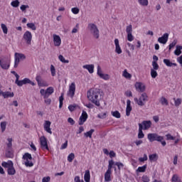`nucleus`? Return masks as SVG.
I'll return each instance as SVG.
<instances>
[{
  "instance_id": "1",
  "label": "nucleus",
  "mask_w": 182,
  "mask_h": 182,
  "mask_svg": "<svg viewBox=\"0 0 182 182\" xmlns=\"http://www.w3.org/2000/svg\"><path fill=\"white\" fill-rule=\"evenodd\" d=\"M87 97L88 100L94 103L95 106H100V100L102 99V95L97 90H89L87 92Z\"/></svg>"
},
{
  "instance_id": "2",
  "label": "nucleus",
  "mask_w": 182,
  "mask_h": 182,
  "mask_svg": "<svg viewBox=\"0 0 182 182\" xmlns=\"http://www.w3.org/2000/svg\"><path fill=\"white\" fill-rule=\"evenodd\" d=\"M87 28L90 31L91 35H92L93 38L95 39H99V38H100V32L99 31V28L96 24L90 23L88 24Z\"/></svg>"
},
{
  "instance_id": "3",
  "label": "nucleus",
  "mask_w": 182,
  "mask_h": 182,
  "mask_svg": "<svg viewBox=\"0 0 182 182\" xmlns=\"http://www.w3.org/2000/svg\"><path fill=\"white\" fill-rule=\"evenodd\" d=\"M148 98L149 97L147 96V94L146 92H144L141 95L139 99L135 97L134 100L137 103L138 106H144V105H146V102H147L148 100Z\"/></svg>"
},
{
  "instance_id": "4",
  "label": "nucleus",
  "mask_w": 182,
  "mask_h": 182,
  "mask_svg": "<svg viewBox=\"0 0 182 182\" xmlns=\"http://www.w3.org/2000/svg\"><path fill=\"white\" fill-rule=\"evenodd\" d=\"M147 139L150 143H153V141H161V140H164V137L159 136L156 133L148 134Z\"/></svg>"
},
{
  "instance_id": "5",
  "label": "nucleus",
  "mask_w": 182,
  "mask_h": 182,
  "mask_svg": "<svg viewBox=\"0 0 182 182\" xmlns=\"http://www.w3.org/2000/svg\"><path fill=\"white\" fill-rule=\"evenodd\" d=\"M14 68H18V65H19V62H21V60H25L26 59V56H25V54L16 53L14 54Z\"/></svg>"
},
{
  "instance_id": "6",
  "label": "nucleus",
  "mask_w": 182,
  "mask_h": 182,
  "mask_svg": "<svg viewBox=\"0 0 182 182\" xmlns=\"http://www.w3.org/2000/svg\"><path fill=\"white\" fill-rule=\"evenodd\" d=\"M0 66L1 69L7 70V69H9V66H11V61L6 57L0 58Z\"/></svg>"
},
{
  "instance_id": "7",
  "label": "nucleus",
  "mask_w": 182,
  "mask_h": 182,
  "mask_svg": "<svg viewBox=\"0 0 182 182\" xmlns=\"http://www.w3.org/2000/svg\"><path fill=\"white\" fill-rule=\"evenodd\" d=\"M40 144L43 150H49V146H48V139L45 136L40 137Z\"/></svg>"
},
{
  "instance_id": "8",
  "label": "nucleus",
  "mask_w": 182,
  "mask_h": 182,
  "mask_svg": "<svg viewBox=\"0 0 182 182\" xmlns=\"http://www.w3.org/2000/svg\"><path fill=\"white\" fill-rule=\"evenodd\" d=\"M23 38L26 41L27 45H31L32 42V33L30 31H26L23 36Z\"/></svg>"
},
{
  "instance_id": "9",
  "label": "nucleus",
  "mask_w": 182,
  "mask_h": 182,
  "mask_svg": "<svg viewBox=\"0 0 182 182\" xmlns=\"http://www.w3.org/2000/svg\"><path fill=\"white\" fill-rule=\"evenodd\" d=\"M50 124H52V122L48 120H46L43 124L45 132H46V133H48L49 134H52V129L50 128Z\"/></svg>"
},
{
  "instance_id": "10",
  "label": "nucleus",
  "mask_w": 182,
  "mask_h": 182,
  "mask_svg": "<svg viewBox=\"0 0 182 182\" xmlns=\"http://www.w3.org/2000/svg\"><path fill=\"white\" fill-rule=\"evenodd\" d=\"M168 41V33H164L161 37H159L158 38V42L159 43H162V45H166Z\"/></svg>"
},
{
  "instance_id": "11",
  "label": "nucleus",
  "mask_w": 182,
  "mask_h": 182,
  "mask_svg": "<svg viewBox=\"0 0 182 182\" xmlns=\"http://www.w3.org/2000/svg\"><path fill=\"white\" fill-rule=\"evenodd\" d=\"M31 85L32 86H35V82H32L29 78H24L23 80H21L20 81V84H18V86L21 87L23 86V85Z\"/></svg>"
},
{
  "instance_id": "12",
  "label": "nucleus",
  "mask_w": 182,
  "mask_h": 182,
  "mask_svg": "<svg viewBox=\"0 0 182 182\" xmlns=\"http://www.w3.org/2000/svg\"><path fill=\"white\" fill-rule=\"evenodd\" d=\"M75 92H76V85L75 82H72L69 87L68 95L70 96V97H73V96H75Z\"/></svg>"
},
{
  "instance_id": "13",
  "label": "nucleus",
  "mask_w": 182,
  "mask_h": 182,
  "mask_svg": "<svg viewBox=\"0 0 182 182\" xmlns=\"http://www.w3.org/2000/svg\"><path fill=\"white\" fill-rule=\"evenodd\" d=\"M135 87L137 92H141V93H143V92L146 90V85H143L141 82H136Z\"/></svg>"
},
{
  "instance_id": "14",
  "label": "nucleus",
  "mask_w": 182,
  "mask_h": 182,
  "mask_svg": "<svg viewBox=\"0 0 182 182\" xmlns=\"http://www.w3.org/2000/svg\"><path fill=\"white\" fill-rule=\"evenodd\" d=\"M141 124L143 130H149L151 127V121H143Z\"/></svg>"
},
{
  "instance_id": "15",
  "label": "nucleus",
  "mask_w": 182,
  "mask_h": 182,
  "mask_svg": "<svg viewBox=\"0 0 182 182\" xmlns=\"http://www.w3.org/2000/svg\"><path fill=\"white\" fill-rule=\"evenodd\" d=\"M53 42L55 46H60V43H62V40L60 39V36L54 34L53 35Z\"/></svg>"
},
{
  "instance_id": "16",
  "label": "nucleus",
  "mask_w": 182,
  "mask_h": 182,
  "mask_svg": "<svg viewBox=\"0 0 182 182\" xmlns=\"http://www.w3.org/2000/svg\"><path fill=\"white\" fill-rule=\"evenodd\" d=\"M83 69H87L88 70L89 73H93L95 72V65H85L82 66Z\"/></svg>"
},
{
  "instance_id": "17",
  "label": "nucleus",
  "mask_w": 182,
  "mask_h": 182,
  "mask_svg": "<svg viewBox=\"0 0 182 182\" xmlns=\"http://www.w3.org/2000/svg\"><path fill=\"white\" fill-rule=\"evenodd\" d=\"M1 166L4 168L9 169L11 166H14V162L11 160H9L7 162L6 161H3L1 163Z\"/></svg>"
},
{
  "instance_id": "18",
  "label": "nucleus",
  "mask_w": 182,
  "mask_h": 182,
  "mask_svg": "<svg viewBox=\"0 0 182 182\" xmlns=\"http://www.w3.org/2000/svg\"><path fill=\"white\" fill-rule=\"evenodd\" d=\"M87 120V114H82L80 117L78 124L80 126H82L84 124L85 122H86Z\"/></svg>"
},
{
  "instance_id": "19",
  "label": "nucleus",
  "mask_w": 182,
  "mask_h": 182,
  "mask_svg": "<svg viewBox=\"0 0 182 182\" xmlns=\"http://www.w3.org/2000/svg\"><path fill=\"white\" fill-rule=\"evenodd\" d=\"M143 125L141 124H139V133H138V139H144V133H143Z\"/></svg>"
},
{
  "instance_id": "20",
  "label": "nucleus",
  "mask_w": 182,
  "mask_h": 182,
  "mask_svg": "<svg viewBox=\"0 0 182 182\" xmlns=\"http://www.w3.org/2000/svg\"><path fill=\"white\" fill-rule=\"evenodd\" d=\"M132 101L130 100H127V108H126V114H130V112H132Z\"/></svg>"
},
{
  "instance_id": "21",
  "label": "nucleus",
  "mask_w": 182,
  "mask_h": 182,
  "mask_svg": "<svg viewBox=\"0 0 182 182\" xmlns=\"http://www.w3.org/2000/svg\"><path fill=\"white\" fill-rule=\"evenodd\" d=\"M164 63L166 64L168 68H173V66H177V63H171L169 59H164Z\"/></svg>"
},
{
  "instance_id": "22",
  "label": "nucleus",
  "mask_w": 182,
  "mask_h": 182,
  "mask_svg": "<svg viewBox=\"0 0 182 182\" xmlns=\"http://www.w3.org/2000/svg\"><path fill=\"white\" fill-rule=\"evenodd\" d=\"M7 173L9 176H15V174H16V170H15L14 165L7 169Z\"/></svg>"
},
{
  "instance_id": "23",
  "label": "nucleus",
  "mask_w": 182,
  "mask_h": 182,
  "mask_svg": "<svg viewBox=\"0 0 182 182\" xmlns=\"http://www.w3.org/2000/svg\"><path fill=\"white\" fill-rule=\"evenodd\" d=\"M149 161L153 163V161H157L159 160V155L157 154H152L149 156Z\"/></svg>"
},
{
  "instance_id": "24",
  "label": "nucleus",
  "mask_w": 182,
  "mask_h": 182,
  "mask_svg": "<svg viewBox=\"0 0 182 182\" xmlns=\"http://www.w3.org/2000/svg\"><path fill=\"white\" fill-rule=\"evenodd\" d=\"M84 180L85 182H90V171L86 170L84 175Z\"/></svg>"
},
{
  "instance_id": "25",
  "label": "nucleus",
  "mask_w": 182,
  "mask_h": 182,
  "mask_svg": "<svg viewBox=\"0 0 182 182\" xmlns=\"http://www.w3.org/2000/svg\"><path fill=\"white\" fill-rule=\"evenodd\" d=\"M36 80L38 82V86H43L45 81H43V80H42V77L41 75H37L36 77Z\"/></svg>"
},
{
  "instance_id": "26",
  "label": "nucleus",
  "mask_w": 182,
  "mask_h": 182,
  "mask_svg": "<svg viewBox=\"0 0 182 182\" xmlns=\"http://www.w3.org/2000/svg\"><path fill=\"white\" fill-rule=\"evenodd\" d=\"M112 171H107L105 173V181H112Z\"/></svg>"
},
{
  "instance_id": "27",
  "label": "nucleus",
  "mask_w": 182,
  "mask_h": 182,
  "mask_svg": "<svg viewBox=\"0 0 182 182\" xmlns=\"http://www.w3.org/2000/svg\"><path fill=\"white\" fill-rule=\"evenodd\" d=\"M6 159H13L14 158V152H12V149H6Z\"/></svg>"
},
{
  "instance_id": "28",
  "label": "nucleus",
  "mask_w": 182,
  "mask_h": 182,
  "mask_svg": "<svg viewBox=\"0 0 182 182\" xmlns=\"http://www.w3.org/2000/svg\"><path fill=\"white\" fill-rule=\"evenodd\" d=\"M14 96H15V94L9 91L4 92V93L3 94V97L4 99H8V97H14Z\"/></svg>"
},
{
  "instance_id": "29",
  "label": "nucleus",
  "mask_w": 182,
  "mask_h": 182,
  "mask_svg": "<svg viewBox=\"0 0 182 182\" xmlns=\"http://www.w3.org/2000/svg\"><path fill=\"white\" fill-rule=\"evenodd\" d=\"M181 46H176V49L174 51V55H176V56H180L181 53Z\"/></svg>"
},
{
  "instance_id": "30",
  "label": "nucleus",
  "mask_w": 182,
  "mask_h": 182,
  "mask_svg": "<svg viewBox=\"0 0 182 182\" xmlns=\"http://www.w3.org/2000/svg\"><path fill=\"white\" fill-rule=\"evenodd\" d=\"M46 91L47 93V97H49V96L55 92V89H53V87H49L46 90Z\"/></svg>"
},
{
  "instance_id": "31",
  "label": "nucleus",
  "mask_w": 182,
  "mask_h": 182,
  "mask_svg": "<svg viewBox=\"0 0 182 182\" xmlns=\"http://www.w3.org/2000/svg\"><path fill=\"white\" fill-rule=\"evenodd\" d=\"M146 168H147V164H145L143 166H139L136 171H138V173H144Z\"/></svg>"
},
{
  "instance_id": "32",
  "label": "nucleus",
  "mask_w": 182,
  "mask_h": 182,
  "mask_svg": "<svg viewBox=\"0 0 182 182\" xmlns=\"http://www.w3.org/2000/svg\"><path fill=\"white\" fill-rule=\"evenodd\" d=\"M23 160H26V161L28 160H32V155L29 153H26L23 156Z\"/></svg>"
},
{
  "instance_id": "33",
  "label": "nucleus",
  "mask_w": 182,
  "mask_h": 182,
  "mask_svg": "<svg viewBox=\"0 0 182 182\" xmlns=\"http://www.w3.org/2000/svg\"><path fill=\"white\" fill-rule=\"evenodd\" d=\"M95 133V129H90V131L85 132L84 134V136L85 137H89L90 139H92V135Z\"/></svg>"
},
{
  "instance_id": "34",
  "label": "nucleus",
  "mask_w": 182,
  "mask_h": 182,
  "mask_svg": "<svg viewBox=\"0 0 182 182\" xmlns=\"http://www.w3.org/2000/svg\"><path fill=\"white\" fill-rule=\"evenodd\" d=\"M113 166H114V161H113V159H111L109 161L108 168L107 171H112V168H113Z\"/></svg>"
},
{
  "instance_id": "35",
  "label": "nucleus",
  "mask_w": 182,
  "mask_h": 182,
  "mask_svg": "<svg viewBox=\"0 0 182 182\" xmlns=\"http://www.w3.org/2000/svg\"><path fill=\"white\" fill-rule=\"evenodd\" d=\"M7 141H9L6 144L7 150H12V138L7 139Z\"/></svg>"
},
{
  "instance_id": "36",
  "label": "nucleus",
  "mask_w": 182,
  "mask_h": 182,
  "mask_svg": "<svg viewBox=\"0 0 182 182\" xmlns=\"http://www.w3.org/2000/svg\"><path fill=\"white\" fill-rule=\"evenodd\" d=\"M138 2L142 6H147L149 5V0H138Z\"/></svg>"
},
{
  "instance_id": "37",
  "label": "nucleus",
  "mask_w": 182,
  "mask_h": 182,
  "mask_svg": "<svg viewBox=\"0 0 182 182\" xmlns=\"http://www.w3.org/2000/svg\"><path fill=\"white\" fill-rule=\"evenodd\" d=\"M100 79H103L104 80H109V79H110L109 74H100Z\"/></svg>"
},
{
  "instance_id": "38",
  "label": "nucleus",
  "mask_w": 182,
  "mask_h": 182,
  "mask_svg": "<svg viewBox=\"0 0 182 182\" xmlns=\"http://www.w3.org/2000/svg\"><path fill=\"white\" fill-rule=\"evenodd\" d=\"M123 76H124V77H126V79H131L132 78V74L129 73L127 72V70H124Z\"/></svg>"
},
{
  "instance_id": "39",
  "label": "nucleus",
  "mask_w": 182,
  "mask_h": 182,
  "mask_svg": "<svg viewBox=\"0 0 182 182\" xmlns=\"http://www.w3.org/2000/svg\"><path fill=\"white\" fill-rule=\"evenodd\" d=\"M19 0H15L11 1V5L13 6V8H18V6H19Z\"/></svg>"
},
{
  "instance_id": "40",
  "label": "nucleus",
  "mask_w": 182,
  "mask_h": 182,
  "mask_svg": "<svg viewBox=\"0 0 182 182\" xmlns=\"http://www.w3.org/2000/svg\"><path fill=\"white\" fill-rule=\"evenodd\" d=\"M148 157L147 154H144L143 157L139 158V163H144V161H147Z\"/></svg>"
},
{
  "instance_id": "41",
  "label": "nucleus",
  "mask_w": 182,
  "mask_h": 182,
  "mask_svg": "<svg viewBox=\"0 0 182 182\" xmlns=\"http://www.w3.org/2000/svg\"><path fill=\"white\" fill-rule=\"evenodd\" d=\"M58 59L62 62V63H69V60L65 59V57H63L62 55L58 56Z\"/></svg>"
},
{
  "instance_id": "42",
  "label": "nucleus",
  "mask_w": 182,
  "mask_h": 182,
  "mask_svg": "<svg viewBox=\"0 0 182 182\" xmlns=\"http://www.w3.org/2000/svg\"><path fill=\"white\" fill-rule=\"evenodd\" d=\"M74 159H75V154L73 153L70 154L68 156V161H69V163H72Z\"/></svg>"
},
{
  "instance_id": "43",
  "label": "nucleus",
  "mask_w": 182,
  "mask_h": 182,
  "mask_svg": "<svg viewBox=\"0 0 182 182\" xmlns=\"http://www.w3.org/2000/svg\"><path fill=\"white\" fill-rule=\"evenodd\" d=\"M176 45H177V40H173V42L169 44L168 46V50L170 52V50H171V49H173V48H174V46H176Z\"/></svg>"
},
{
  "instance_id": "44",
  "label": "nucleus",
  "mask_w": 182,
  "mask_h": 182,
  "mask_svg": "<svg viewBox=\"0 0 182 182\" xmlns=\"http://www.w3.org/2000/svg\"><path fill=\"white\" fill-rule=\"evenodd\" d=\"M27 27L32 29V31H36V26H35V23H28Z\"/></svg>"
},
{
  "instance_id": "45",
  "label": "nucleus",
  "mask_w": 182,
  "mask_h": 182,
  "mask_svg": "<svg viewBox=\"0 0 182 182\" xmlns=\"http://www.w3.org/2000/svg\"><path fill=\"white\" fill-rule=\"evenodd\" d=\"M0 126L2 133H4L6 130V122H1Z\"/></svg>"
},
{
  "instance_id": "46",
  "label": "nucleus",
  "mask_w": 182,
  "mask_h": 182,
  "mask_svg": "<svg viewBox=\"0 0 182 182\" xmlns=\"http://www.w3.org/2000/svg\"><path fill=\"white\" fill-rule=\"evenodd\" d=\"M157 71H156V70L154 69H151V76L153 79H156V77H157Z\"/></svg>"
},
{
  "instance_id": "47",
  "label": "nucleus",
  "mask_w": 182,
  "mask_h": 182,
  "mask_svg": "<svg viewBox=\"0 0 182 182\" xmlns=\"http://www.w3.org/2000/svg\"><path fill=\"white\" fill-rule=\"evenodd\" d=\"M161 105H165V106H168V101L164 97H162L161 98Z\"/></svg>"
},
{
  "instance_id": "48",
  "label": "nucleus",
  "mask_w": 182,
  "mask_h": 182,
  "mask_svg": "<svg viewBox=\"0 0 182 182\" xmlns=\"http://www.w3.org/2000/svg\"><path fill=\"white\" fill-rule=\"evenodd\" d=\"M126 32L127 34L132 33V32H133V26L130 24L128 26H127Z\"/></svg>"
},
{
  "instance_id": "49",
  "label": "nucleus",
  "mask_w": 182,
  "mask_h": 182,
  "mask_svg": "<svg viewBox=\"0 0 182 182\" xmlns=\"http://www.w3.org/2000/svg\"><path fill=\"white\" fill-rule=\"evenodd\" d=\"M50 72L52 76H56V69L55 68V66H53V65H50Z\"/></svg>"
},
{
  "instance_id": "50",
  "label": "nucleus",
  "mask_w": 182,
  "mask_h": 182,
  "mask_svg": "<svg viewBox=\"0 0 182 182\" xmlns=\"http://www.w3.org/2000/svg\"><path fill=\"white\" fill-rule=\"evenodd\" d=\"M1 26L4 33L5 34L8 33V27H6V25L1 23Z\"/></svg>"
},
{
  "instance_id": "51",
  "label": "nucleus",
  "mask_w": 182,
  "mask_h": 182,
  "mask_svg": "<svg viewBox=\"0 0 182 182\" xmlns=\"http://www.w3.org/2000/svg\"><path fill=\"white\" fill-rule=\"evenodd\" d=\"M173 100L175 102V106L178 107L181 105V98H178L176 100V98H173Z\"/></svg>"
},
{
  "instance_id": "52",
  "label": "nucleus",
  "mask_w": 182,
  "mask_h": 182,
  "mask_svg": "<svg viewBox=\"0 0 182 182\" xmlns=\"http://www.w3.org/2000/svg\"><path fill=\"white\" fill-rule=\"evenodd\" d=\"M152 66L154 70H159V66L156 61H152Z\"/></svg>"
},
{
  "instance_id": "53",
  "label": "nucleus",
  "mask_w": 182,
  "mask_h": 182,
  "mask_svg": "<svg viewBox=\"0 0 182 182\" xmlns=\"http://www.w3.org/2000/svg\"><path fill=\"white\" fill-rule=\"evenodd\" d=\"M40 93L42 96H43L44 99H48V95L46 93V90H45L44 89H41L40 90Z\"/></svg>"
},
{
  "instance_id": "54",
  "label": "nucleus",
  "mask_w": 182,
  "mask_h": 182,
  "mask_svg": "<svg viewBox=\"0 0 182 182\" xmlns=\"http://www.w3.org/2000/svg\"><path fill=\"white\" fill-rule=\"evenodd\" d=\"M114 165L118 167V170H122L124 167V165L122 162H116Z\"/></svg>"
},
{
  "instance_id": "55",
  "label": "nucleus",
  "mask_w": 182,
  "mask_h": 182,
  "mask_svg": "<svg viewBox=\"0 0 182 182\" xmlns=\"http://www.w3.org/2000/svg\"><path fill=\"white\" fill-rule=\"evenodd\" d=\"M20 9L22 12H25L26 9H29V5L23 4L21 6Z\"/></svg>"
},
{
  "instance_id": "56",
  "label": "nucleus",
  "mask_w": 182,
  "mask_h": 182,
  "mask_svg": "<svg viewBox=\"0 0 182 182\" xmlns=\"http://www.w3.org/2000/svg\"><path fill=\"white\" fill-rule=\"evenodd\" d=\"M134 40V37H133V34L131 33H128L127 34V41H129V42H132Z\"/></svg>"
},
{
  "instance_id": "57",
  "label": "nucleus",
  "mask_w": 182,
  "mask_h": 182,
  "mask_svg": "<svg viewBox=\"0 0 182 182\" xmlns=\"http://www.w3.org/2000/svg\"><path fill=\"white\" fill-rule=\"evenodd\" d=\"M178 175L177 174H173L172 178H171V181L172 182H177V181H178Z\"/></svg>"
},
{
  "instance_id": "58",
  "label": "nucleus",
  "mask_w": 182,
  "mask_h": 182,
  "mask_svg": "<svg viewBox=\"0 0 182 182\" xmlns=\"http://www.w3.org/2000/svg\"><path fill=\"white\" fill-rule=\"evenodd\" d=\"M25 166H26V167H33V163L32 161H30L29 160L26 161Z\"/></svg>"
},
{
  "instance_id": "59",
  "label": "nucleus",
  "mask_w": 182,
  "mask_h": 182,
  "mask_svg": "<svg viewBox=\"0 0 182 182\" xmlns=\"http://www.w3.org/2000/svg\"><path fill=\"white\" fill-rule=\"evenodd\" d=\"M16 81H15V83H16V85H17V86H19V84L21 83V80H19V77H20V76H19V75H18V74H16Z\"/></svg>"
},
{
  "instance_id": "60",
  "label": "nucleus",
  "mask_w": 182,
  "mask_h": 182,
  "mask_svg": "<svg viewBox=\"0 0 182 182\" xmlns=\"http://www.w3.org/2000/svg\"><path fill=\"white\" fill-rule=\"evenodd\" d=\"M115 52L116 53H118V55H120V53H122V48H120V46H117L115 47Z\"/></svg>"
},
{
  "instance_id": "61",
  "label": "nucleus",
  "mask_w": 182,
  "mask_h": 182,
  "mask_svg": "<svg viewBox=\"0 0 182 182\" xmlns=\"http://www.w3.org/2000/svg\"><path fill=\"white\" fill-rule=\"evenodd\" d=\"M68 109L70 110V112H75V110H76V105H70L68 107Z\"/></svg>"
},
{
  "instance_id": "62",
  "label": "nucleus",
  "mask_w": 182,
  "mask_h": 182,
  "mask_svg": "<svg viewBox=\"0 0 182 182\" xmlns=\"http://www.w3.org/2000/svg\"><path fill=\"white\" fill-rule=\"evenodd\" d=\"M166 139H167V140H176V137L173 136L170 134H166Z\"/></svg>"
},
{
  "instance_id": "63",
  "label": "nucleus",
  "mask_w": 182,
  "mask_h": 182,
  "mask_svg": "<svg viewBox=\"0 0 182 182\" xmlns=\"http://www.w3.org/2000/svg\"><path fill=\"white\" fill-rule=\"evenodd\" d=\"M142 181L143 182H150V178H149V176H142Z\"/></svg>"
},
{
  "instance_id": "64",
  "label": "nucleus",
  "mask_w": 182,
  "mask_h": 182,
  "mask_svg": "<svg viewBox=\"0 0 182 182\" xmlns=\"http://www.w3.org/2000/svg\"><path fill=\"white\" fill-rule=\"evenodd\" d=\"M50 181V176H46L43 178L42 182H49Z\"/></svg>"
}]
</instances>
